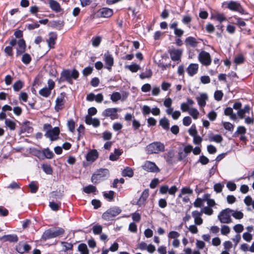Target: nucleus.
Returning a JSON list of instances; mask_svg holds the SVG:
<instances>
[{
    "mask_svg": "<svg viewBox=\"0 0 254 254\" xmlns=\"http://www.w3.org/2000/svg\"><path fill=\"white\" fill-rule=\"evenodd\" d=\"M31 249V247L28 244H24L22 246L20 244L16 247V251L20 254H23L25 252H28Z\"/></svg>",
    "mask_w": 254,
    "mask_h": 254,
    "instance_id": "obj_29",
    "label": "nucleus"
},
{
    "mask_svg": "<svg viewBox=\"0 0 254 254\" xmlns=\"http://www.w3.org/2000/svg\"><path fill=\"white\" fill-rule=\"evenodd\" d=\"M99 13L101 16L103 17H109L113 14V11L112 9L107 7H103L100 9Z\"/></svg>",
    "mask_w": 254,
    "mask_h": 254,
    "instance_id": "obj_24",
    "label": "nucleus"
},
{
    "mask_svg": "<svg viewBox=\"0 0 254 254\" xmlns=\"http://www.w3.org/2000/svg\"><path fill=\"white\" fill-rule=\"evenodd\" d=\"M10 45L11 46H15L17 44V47L16 48V56H18L21 55L25 51L26 45L25 41L23 39H20L17 41L15 39H12L10 43Z\"/></svg>",
    "mask_w": 254,
    "mask_h": 254,
    "instance_id": "obj_8",
    "label": "nucleus"
},
{
    "mask_svg": "<svg viewBox=\"0 0 254 254\" xmlns=\"http://www.w3.org/2000/svg\"><path fill=\"white\" fill-rule=\"evenodd\" d=\"M57 38V35L56 33L54 32H51L49 34V39L47 40V43L48 44V46L50 48H52L54 47V45L55 44V41Z\"/></svg>",
    "mask_w": 254,
    "mask_h": 254,
    "instance_id": "obj_27",
    "label": "nucleus"
},
{
    "mask_svg": "<svg viewBox=\"0 0 254 254\" xmlns=\"http://www.w3.org/2000/svg\"><path fill=\"white\" fill-rule=\"evenodd\" d=\"M215 18L220 23L226 20V18L224 14L222 13H217L216 14L215 16Z\"/></svg>",
    "mask_w": 254,
    "mask_h": 254,
    "instance_id": "obj_64",
    "label": "nucleus"
},
{
    "mask_svg": "<svg viewBox=\"0 0 254 254\" xmlns=\"http://www.w3.org/2000/svg\"><path fill=\"white\" fill-rule=\"evenodd\" d=\"M198 69V64H190L187 69L189 75L192 76L197 73Z\"/></svg>",
    "mask_w": 254,
    "mask_h": 254,
    "instance_id": "obj_20",
    "label": "nucleus"
},
{
    "mask_svg": "<svg viewBox=\"0 0 254 254\" xmlns=\"http://www.w3.org/2000/svg\"><path fill=\"white\" fill-rule=\"evenodd\" d=\"M183 50L180 49H173L170 51V55L171 59L174 61H180L182 55Z\"/></svg>",
    "mask_w": 254,
    "mask_h": 254,
    "instance_id": "obj_15",
    "label": "nucleus"
},
{
    "mask_svg": "<svg viewBox=\"0 0 254 254\" xmlns=\"http://www.w3.org/2000/svg\"><path fill=\"white\" fill-rule=\"evenodd\" d=\"M102 227L99 225H96L93 227V233L97 235L99 234L102 232Z\"/></svg>",
    "mask_w": 254,
    "mask_h": 254,
    "instance_id": "obj_62",
    "label": "nucleus"
},
{
    "mask_svg": "<svg viewBox=\"0 0 254 254\" xmlns=\"http://www.w3.org/2000/svg\"><path fill=\"white\" fill-rule=\"evenodd\" d=\"M232 209L226 208L222 210L218 215V219L222 223L229 224L232 222L231 217Z\"/></svg>",
    "mask_w": 254,
    "mask_h": 254,
    "instance_id": "obj_7",
    "label": "nucleus"
},
{
    "mask_svg": "<svg viewBox=\"0 0 254 254\" xmlns=\"http://www.w3.org/2000/svg\"><path fill=\"white\" fill-rule=\"evenodd\" d=\"M43 128L45 131V136L49 138L51 141H55L58 139L60 132L58 127L53 128L50 124H46L44 125Z\"/></svg>",
    "mask_w": 254,
    "mask_h": 254,
    "instance_id": "obj_1",
    "label": "nucleus"
},
{
    "mask_svg": "<svg viewBox=\"0 0 254 254\" xmlns=\"http://www.w3.org/2000/svg\"><path fill=\"white\" fill-rule=\"evenodd\" d=\"M39 94L44 97H48L51 93V90L50 89H49L47 87H45L42 89H41L39 92Z\"/></svg>",
    "mask_w": 254,
    "mask_h": 254,
    "instance_id": "obj_37",
    "label": "nucleus"
},
{
    "mask_svg": "<svg viewBox=\"0 0 254 254\" xmlns=\"http://www.w3.org/2000/svg\"><path fill=\"white\" fill-rule=\"evenodd\" d=\"M149 195V190L148 189L145 190L142 193L140 197H139L137 204L139 206H141L144 204Z\"/></svg>",
    "mask_w": 254,
    "mask_h": 254,
    "instance_id": "obj_26",
    "label": "nucleus"
},
{
    "mask_svg": "<svg viewBox=\"0 0 254 254\" xmlns=\"http://www.w3.org/2000/svg\"><path fill=\"white\" fill-rule=\"evenodd\" d=\"M250 111V107L249 105H247L244 106L243 109H240L237 112V115L241 119L244 118L245 114L249 113Z\"/></svg>",
    "mask_w": 254,
    "mask_h": 254,
    "instance_id": "obj_25",
    "label": "nucleus"
},
{
    "mask_svg": "<svg viewBox=\"0 0 254 254\" xmlns=\"http://www.w3.org/2000/svg\"><path fill=\"white\" fill-rule=\"evenodd\" d=\"M1 239L9 242H17L18 240V237L15 234L4 235L1 238Z\"/></svg>",
    "mask_w": 254,
    "mask_h": 254,
    "instance_id": "obj_28",
    "label": "nucleus"
},
{
    "mask_svg": "<svg viewBox=\"0 0 254 254\" xmlns=\"http://www.w3.org/2000/svg\"><path fill=\"white\" fill-rule=\"evenodd\" d=\"M200 212H202V214L204 213L206 215H211L213 214V210L211 207L209 206H206L204 207L203 209H202V210Z\"/></svg>",
    "mask_w": 254,
    "mask_h": 254,
    "instance_id": "obj_54",
    "label": "nucleus"
},
{
    "mask_svg": "<svg viewBox=\"0 0 254 254\" xmlns=\"http://www.w3.org/2000/svg\"><path fill=\"white\" fill-rule=\"evenodd\" d=\"M114 191L110 190L108 192H104V196L109 201H112L114 199Z\"/></svg>",
    "mask_w": 254,
    "mask_h": 254,
    "instance_id": "obj_49",
    "label": "nucleus"
},
{
    "mask_svg": "<svg viewBox=\"0 0 254 254\" xmlns=\"http://www.w3.org/2000/svg\"><path fill=\"white\" fill-rule=\"evenodd\" d=\"M180 236V234L178 232L174 231H170L168 235L169 239H173L174 240L177 239Z\"/></svg>",
    "mask_w": 254,
    "mask_h": 254,
    "instance_id": "obj_53",
    "label": "nucleus"
},
{
    "mask_svg": "<svg viewBox=\"0 0 254 254\" xmlns=\"http://www.w3.org/2000/svg\"><path fill=\"white\" fill-rule=\"evenodd\" d=\"M109 174V171L107 169H100L98 170L92 176L91 181L94 183H99L103 180Z\"/></svg>",
    "mask_w": 254,
    "mask_h": 254,
    "instance_id": "obj_5",
    "label": "nucleus"
},
{
    "mask_svg": "<svg viewBox=\"0 0 254 254\" xmlns=\"http://www.w3.org/2000/svg\"><path fill=\"white\" fill-rule=\"evenodd\" d=\"M196 99L200 107H203L206 105V102L208 100V96L206 93H201L200 96L197 97Z\"/></svg>",
    "mask_w": 254,
    "mask_h": 254,
    "instance_id": "obj_22",
    "label": "nucleus"
},
{
    "mask_svg": "<svg viewBox=\"0 0 254 254\" xmlns=\"http://www.w3.org/2000/svg\"><path fill=\"white\" fill-rule=\"evenodd\" d=\"M84 191L87 193L95 192L96 190V187L92 185H89L83 189Z\"/></svg>",
    "mask_w": 254,
    "mask_h": 254,
    "instance_id": "obj_55",
    "label": "nucleus"
},
{
    "mask_svg": "<svg viewBox=\"0 0 254 254\" xmlns=\"http://www.w3.org/2000/svg\"><path fill=\"white\" fill-rule=\"evenodd\" d=\"M243 238L246 242H250L252 240L253 236L249 232H245L243 234Z\"/></svg>",
    "mask_w": 254,
    "mask_h": 254,
    "instance_id": "obj_63",
    "label": "nucleus"
},
{
    "mask_svg": "<svg viewBox=\"0 0 254 254\" xmlns=\"http://www.w3.org/2000/svg\"><path fill=\"white\" fill-rule=\"evenodd\" d=\"M65 93L64 92L61 93L60 95L57 98L55 107V110L57 112H59L64 108V105L65 102Z\"/></svg>",
    "mask_w": 254,
    "mask_h": 254,
    "instance_id": "obj_11",
    "label": "nucleus"
},
{
    "mask_svg": "<svg viewBox=\"0 0 254 254\" xmlns=\"http://www.w3.org/2000/svg\"><path fill=\"white\" fill-rule=\"evenodd\" d=\"M173 101L171 98L168 97L165 99L163 102L164 105L167 108V109L173 108L172 107Z\"/></svg>",
    "mask_w": 254,
    "mask_h": 254,
    "instance_id": "obj_56",
    "label": "nucleus"
},
{
    "mask_svg": "<svg viewBox=\"0 0 254 254\" xmlns=\"http://www.w3.org/2000/svg\"><path fill=\"white\" fill-rule=\"evenodd\" d=\"M5 124L6 126L11 130H13L15 129L16 123L14 121L9 119H6L5 120Z\"/></svg>",
    "mask_w": 254,
    "mask_h": 254,
    "instance_id": "obj_35",
    "label": "nucleus"
},
{
    "mask_svg": "<svg viewBox=\"0 0 254 254\" xmlns=\"http://www.w3.org/2000/svg\"><path fill=\"white\" fill-rule=\"evenodd\" d=\"M227 7L232 11H236L240 13H242L243 11V9L242 8L240 3L236 1H229L227 3Z\"/></svg>",
    "mask_w": 254,
    "mask_h": 254,
    "instance_id": "obj_13",
    "label": "nucleus"
},
{
    "mask_svg": "<svg viewBox=\"0 0 254 254\" xmlns=\"http://www.w3.org/2000/svg\"><path fill=\"white\" fill-rule=\"evenodd\" d=\"M121 211L122 210L118 207H112L103 214L102 218L106 221L111 220L115 217L119 215Z\"/></svg>",
    "mask_w": 254,
    "mask_h": 254,
    "instance_id": "obj_6",
    "label": "nucleus"
},
{
    "mask_svg": "<svg viewBox=\"0 0 254 254\" xmlns=\"http://www.w3.org/2000/svg\"><path fill=\"white\" fill-rule=\"evenodd\" d=\"M122 175L124 177H132L133 175V172L131 168L127 167L123 171Z\"/></svg>",
    "mask_w": 254,
    "mask_h": 254,
    "instance_id": "obj_40",
    "label": "nucleus"
},
{
    "mask_svg": "<svg viewBox=\"0 0 254 254\" xmlns=\"http://www.w3.org/2000/svg\"><path fill=\"white\" fill-rule=\"evenodd\" d=\"M224 114L226 116H230V118L232 120H236L237 116L233 113V109L231 107H227L224 110Z\"/></svg>",
    "mask_w": 254,
    "mask_h": 254,
    "instance_id": "obj_32",
    "label": "nucleus"
},
{
    "mask_svg": "<svg viewBox=\"0 0 254 254\" xmlns=\"http://www.w3.org/2000/svg\"><path fill=\"white\" fill-rule=\"evenodd\" d=\"M121 110L117 108H107L102 112L103 116L110 118L112 120L118 119L119 115L118 112H121Z\"/></svg>",
    "mask_w": 254,
    "mask_h": 254,
    "instance_id": "obj_9",
    "label": "nucleus"
},
{
    "mask_svg": "<svg viewBox=\"0 0 254 254\" xmlns=\"http://www.w3.org/2000/svg\"><path fill=\"white\" fill-rule=\"evenodd\" d=\"M202 212L197 210L192 212V216L194 218V222L195 225H200L203 223V219L201 218Z\"/></svg>",
    "mask_w": 254,
    "mask_h": 254,
    "instance_id": "obj_17",
    "label": "nucleus"
},
{
    "mask_svg": "<svg viewBox=\"0 0 254 254\" xmlns=\"http://www.w3.org/2000/svg\"><path fill=\"white\" fill-rule=\"evenodd\" d=\"M49 4L51 8L56 12H59L61 10L60 4L55 0H51Z\"/></svg>",
    "mask_w": 254,
    "mask_h": 254,
    "instance_id": "obj_30",
    "label": "nucleus"
},
{
    "mask_svg": "<svg viewBox=\"0 0 254 254\" xmlns=\"http://www.w3.org/2000/svg\"><path fill=\"white\" fill-rule=\"evenodd\" d=\"M22 86L23 83L20 80L16 81L13 85V89L16 91H19L22 88Z\"/></svg>",
    "mask_w": 254,
    "mask_h": 254,
    "instance_id": "obj_57",
    "label": "nucleus"
},
{
    "mask_svg": "<svg viewBox=\"0 0 254 254\" xmlns=\"http://www.w3.org/2000/svg\"><path fill=\"white\" fill-rule=\"evenodd\" d=\"M244 201L246 205L248 206L252 205V207L254 209V200H253L251 196L248 195L246 196Z\"/></svg>",
    "mask_w": 254,
    "mask_h": 254,
    "instance_id": "obj_44",
    "label": "nucleus"
},
{
    "mask_svg": "<svg viewBox=\"0 0 254 254\" xmlns=\"http://www.w3.org/2000/svg\"><path fill=\"white\" fill-rule=\"evenodd\" d=\"M209 140L211 141L220 143L223 140V137L220 134L212 135L209 137Z\"/></svg>",
    "mask_w": 254,
    "mask_h": 254,
    "instance_id": "obj_42",
    "label": "nucleus"
},
{
    "mask_svg": "<svg viewBox=\"0 0 254 254\" xmlns=\"http://www.w3.org/2000/svg\"><path fill=\"white\" fill-rule=\"evenodd\" d=\"M231 216L236 219H241L243 218L244 214L242 212L240 211L234 210L232 209Z\"/></svg>",
    "mask_w": 254,
    "mask_h": 254,
    "instance_id": "obj_38",
    "label": "nucleus"
},
{
    "mask_svg": "<svg viewBox=\"0 0 254 254\" xmlns=\"http://www.w3.org/2000/svg\"><path fill=\"white\" fill-rule=\"evenodd\" d=\"M226 187L230 191L235 190L237 188L236 185L231 181H229L227 183Z\"/></svg>",
    "mask_w": 254,
    "mask_h": 254,
    "instance_id": "obj_61",
    "label": "nucleus"
},
{
    "mask_svg": "<svg viewBox=\"0 0 254 254\" xmlns=\"http://www.w3.org/2000/svg\"><path fill=\"white\" fill-rule=\"evenodd\" d=\"M189 133L190 135L194 136L197 135V131L196 129V127L194 124L192 125L189 129Z\"/></svg>",
    "mask_w": 254,
    "mask_h": 254,
    "instance_id": "obj_60",
    "label": "nucleus"
},
{
    "mask_svg": "<svg viewBox=\"0 0 254 254\" xmlns=\"http://www.w3.org/2000/svg\"><path fill=\"white\" fill-rule=\"evenodd\" d=\"M142 168L150 172H158L159 169L156 165L155 163L149 161H146L142 166Z\"/></svg>",
    "mask_w": 254,
    "mask_h": 254,
    "instance_id": "obj_12",
    "label": "nucleus"
},
{
    "mask_svg": "<svg viewBox=\"0 0 254 254\" xmlns=\"http://www.w3.org/2000/svg\"><path fill=\"white\" fill-rule=\"evenodd\" d=\"M160 125L165 130L169 128V121L166 118L161 119L159 121Z\"/></svg>",
    "mask_w": 254,
    "mask_h": 254,
    "instance_id": "obj_34",
    "label": "nucleus"
},
{
    "mask_svg": "<svg viewBox=\"0 0 254 254\" xmlns=\"http://www.w3.org/2000/svg\"><path fill=\"white\" fill-rule=\"evenodd\" d=\"M101 41V37L100 36H96L92 39V45L94 47H97L100 45Z\"/></svg>",
    "mask_w": 254,
    "mask_h": 254,
    "instance_id": "obj_47",
    "label": "nucleus"
},
{
    "mask_svg": "<svg viewBox=\"0 0 254 254\" xmlns=\"http://www.w3.org/2000/svg\"><path fill=\"white\" fill-rule=\"evenodd\" d=\"M222 124L223 127L225 129L229 131H233L234 129V126L231 123L229 122H223Z\"/></svg>",
    "mask_w": 254,
    "mask_h": 254,
    "instance_id": "obj_52",
    "label": "nucleus"
},
{
    "mask_svg": "<svg viewBox=\"0 0 254 254\" xmlns=\"http://www.w3.org/2000/svg\"><path fill=\"white\" fill-rule=\"evenodd\" d=\"M152 70L149 68H146L144 72L140 74L139 77L141 79H144L145 78H150L152 76Z\"/></svg>",
    "mask_w": 254,
    "mask_h": 254,
    "instance_id": "obj_33",
    "label": "nucleus"
},
{
    "mask_svg": "<svg viewBox=\"0 0 254 254\" xmlns=\"http://www.w3.org/2000/svg\"><path fill=\"white\" fill-rule=\"evenodd\" d=\"M166 113L168 115L171 116L172 119L174 120H178L181 115V113L179 111H174L173 108L166 109Z\"/></svg>",
    "mask_w": 254,
    "mask_h": 254,
    "instance_id": "obj_23",
    "label": "nucleus"
},
{
    "mask_svg": "<svg viewBox=\"0 0 254 254\" xmlns=\"http://www.w3.org/2000/svg\"><path fill=\"white\" fill-rule=\"evenodd\" d=\"M42 168L44 172L48 175H51L53 173V170L50 165L47 164H44L42 165Z\"/></svg>",
    "mask_w": 254,
    "mask_h": 254,
    "instance_id": "obj_46",
    "label": "nucleus"
},
{
    "mask_svg": "<svg viewBox=\"0 0 254 254\" xmlns=\"http://www.w3.org/2000/svg\"><path fill=\"white\" fill-rule=\"evenodd\" d=\"M165 146L164 143L160 141H154L152 142L146 147L145 150L147 154H158L165 151Z\"/></svg>",
    "mask_w": 254,
    "mask_h": 254,
    "instance_id": "obj_3",
    "label": "nucleus"
},
{
    "mask_svg": "<svg viewBox=\"0 0 254 254\" xmlns=\"http://www.w3.org/2000/svg\"><path fill=\"white\" fill-rule=\"evenodd\" d=\"M123 151L119 149H115L114 153L110 155L109 159L111 161H116L118 159L120 156L122 154Z\"/></svg>",
    "mask_w": 254,
    "mask_h": 254,
    "instance_id": "obj_31",
    "label": "nucleus"
},
{
    "mask_svg": "<svg viewBox=\"0 0 254 254\" xmlns=\"http://www.w3.org/2000/svg\"><path fill=\"white\" fill-rule=\"evenodd\" d=\"M121 98V95L119 92H114L111 96V99L113 102H116Z\"/></svg>",
    "mask_w": 254,
    "mask_h": 254,
    "instance_id": "obj_50",
    "label": "nucleus"
},
{
    "mask_svg": "<svg viewBox=\"0 0 254 254\" xmlns=\"http://www.w3.org/2000/svg\"><path fill=\"white\" fill-rule=\"evenodd\" d=\"M85 123L89 125H92L94 127H97L100 124V121L97 118H92L90 116H86Z\"/></svg>",
    "mask_w": 254,
    "mask_h": 254,
    "instance_id": "obj_21",
    "label": "nucleus"
},
{
    "mask_svg": "<svg viewBox=\"0 0 254 254\" xmlns=\"http://www.w3.org/2000/svg\"><path fill=\"white\" fill-rule=\"evenodd\" d=\"M188 113L194 120L197 119L199 115V112L194 108H191Z\"/></svg>",
    "mask_w": 254,
    "mask_h": 254,
    "instance_id": "obj_36",
    "label": "nucleus"
},
{
    "mask_svg": "<svg viewBox=\"0 0 254 254\" xmlns=\"http://www.w3.org/2000/svg\"><path fill=\"white\" fill-rule=\"evenodd\" d=\"M104 60L107 65V68L110 70L114 64V58L109 52L105 53L104 55Z\"/></svg>",
    "mask_w": 254,
    "mask_h": 254,
    "instance_id": "obj_14",
    "label": "nucleus"
},
{
    "mask_svg": "<svg viewBox=\"0 0 254 254\" xmlns=\"http://www.w3.org/2000/svg\"><path fill=\"white\" fill-rule=\"evenodd\" d=\"M78 251L80 252L81 254H89V251L88 250L86 245L84 244H81L78 245Z\"/></svg>",
    "mask_w": 254,
    "mask_h": 254,
    "instance_id": "obj_41",
    "label": "nucleus"
},
{
    "mask_svg": "<svg viewBox=\"0 0 254 254\" xmlns=\"http://www.w3.org/2000/svg\"><path fill=\"white\" fill-rule=\"evenodd\" d=\"M199 62L205 66L209 65L211 63V58L210 54L204 51H201L198 56Z\"/></svg>",
    "mask_w": 254,
    "mask_h": 254,
    "instance_id": "obj_10",
    "label": "nucleus"
},
{
    "mask_svg": "<svg viewBox=\"0 0 254 254\" xmlns=\"http://www.w3.org/2000/svg\"><path fill=\"white\" fill-rule=\"evenodd\" d=\"M192 192H193L192 190L191 189H190V188H188V187L183 188L181 190V192L179 194L178 197L179 198H181V197H182L183 195H184L186 194H191L192 193Z\"/></svg>",
    "mask_w": 254,
    "mask_h": 254,
    "instance_id": "obj_39",
    "label": "nucleus"
},
{
    "mask_svg": "<svg viewBox=\"0 0 254 254\" xmlns=\"http://www.w3.org/2000/svg\"><path fill=\"white\" fill-rule=\"evenodd\" d=\"M185 42L186 46H190L192 48L197 47L198 44L199 43L198 40L191 36L187 37L185 39Z\"/></svg>",
    "mask_w": 254,
    "mask_h": 254,
    "instance_id": "obj_19",
    "label": "nucleus"
},
{
    "mask_svg": "<svg viewBox=\"0 0 254 254\" xmlns=\"http://www.w3.org/2000/svg\"><path fill=\"white\" fill-rule=\"evenodd\" d=\"M246 128L244 126H239L236 131L234 133V136H236L239 135L245 134L246 133Z\"/></svg>",
    "mask_w": 254,
    "mask_h": 254,
    "instance_id": "obj_45",
    "label": "nucleus"
},
{
    "mask_svg": "<svg viewBox=\"0 0 254 254\" xmlns=\"http://www.w3.org/2000/svg\"><path fill=\"white\" fill-rule=\"evenodd\" d=\"M126 67L132 72H136L140 68V66L136 64L126 65Z\"/></svg>",
    "mask_w": 254,
    "mask_h": 254,
    "instance_id": "obj_43",
    "label": "nucleus"
},
{
    "mask_svg": "<svg viewBox=\"0 0 254 254\" xmlns=\"http://www.w3.org/2000/svg\"><path fill=\"white\" fill-rule=\"evenodd\" d=\"M43 153L47 159H51L54 156V153L48 148L43 150Z\"/></svg>",
    "mask_w": 254,
    "mask_h": 254,
    "instance_id": "obj_48",
    "label": "nucleus"
},
{
    "mask_svg": "<svg viewBox=\"0 0 254 254\" xmlns=\"http://www.w3.org/2000/svg\"><path fill=\"white\" fill-rule=\"evenodd\" d=\"M79 72L76 69H64L61 73V78L62 81H65L68 83H73L72 79L76 80L79 76Z\"/></svg>",
    "mask_w": 254,
    "mask_h": 254,
    "instance_id": "obj_2",
    "label": "nucleus"
},
{
    "mask_svg": "<svg viewBox=\"0 0 254 254\" xmlns=\"http://www.w3.org/2000/svg\"><path fill=\"white\" fill-rule=\"evenodd\" d=\"M223 96V93L221 90H217L214 94V99L217 101H220Z\"/></svg>",
    "mask_w": 254,
    "mask_h": 254,
    "instance_id": "obj_58",
    "label": "nucleus"
},
{
    "mask_svg": "<svg viewBox=\"0 0 254 254\" xmlns=\"http://www.w3.org/2000/svg\"><path fill=\"white\" fill-rule=\"evenodd\" d=\"M50 198H53L52 200L49 202V206L53 211H57L59 209L61 205V202L56 203L54 201L55 198V192L53 191L50 194Z\"/></svg>",
    "mask_w": 254,
    "mask_h": 254,
    "instance_id": "obj_18",
    "label": "nucleus"
},
{
    "mask_svg": "<svg viewBox=\"0 0 254 254\" xmlns=\"http://www.w3.org/2000/svg\"><path fill=\"white\" fill-rule=\"evenodd\" d=\"M98 152L96 149L91 150L86 155V160L92 163L98 158Z\"/></svg>",
    "mask_w": 254,
    "mask_h": 254,
    "instance_id": "obj_16",
    "label": "nucleus"
},
{
    "mask_svg": "<svg viewBox=\"0 0 254 254\" xmlns=\"http://www.w3.org/2000/svg\"><path fill=\"white\" fill-rule=\"evenodd\" d=\"M31 61V57L28 54H24L22 57V62L25 64H29Z\"/></svg>",
    "mask_w": 254,
    "mask_h": 254,
    "instance_id": "obj_51",
    "label": "nucleus"
},
{
    "mask_svg": "<svg viewBox=\"0 0 254 254\" xmlns=\"http://www.w3.org/2000/svg\"><path fill=\"white\" fill-rule=\"evenodd\" d=\"M230 232V228L228 226L223 225L221 228V233L223 235H227Z\"/></svg>",
    "mask_w": 254,
    "mask_h": 254,
    "instance_id": "obj_59",
    "label": "nucleus"
},
{
    "mask_svg": "<svg viewBox=\"0 0 254 254\" xmlns=\"http://www.w3.org/2000/svg\"><path fill=\"white\" fill-rule=\"evenodd\" d=\"M64 230L62 228L57 227L53 229H49L46 230L42 235L43 239H48L56 238L62 235Z\"/></svg>",
    "mask_w": 254,
    "mask_h": 254,
    "instance_id": "obj_4",
    "label": "nucleus"
}]
</instances>
